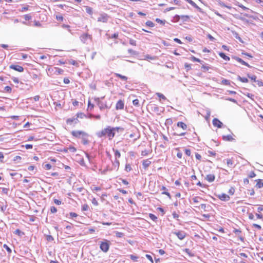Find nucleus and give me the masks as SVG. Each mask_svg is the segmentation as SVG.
I'll list each match as a JSON object with an SVG mask.
<instances>
[{
    "label": "nucleus",
    "mask_w": 263,
    "mask_h": 263,
    "mask_svg": "<svg viewBox=\"0 0 263 263\" xmlns=\"http://www.w3.org/2000/svg\"><path fill=\"white\" fill-rule=\"evenodd\" d=\"M96 135L99 138L107 136L109 140H111L115 137V133L112 131L111 126H107L101 131L98 132Z\"/></svg>",
    "instance_id": "obj_1"
},
{
    "label": "nucleus",
    "mask_w": 263,
    "mask_h": 263,
    "mask_svg": "<svg viewBox=\"0 0 263 263\" xmlns=\"http://www.w3.org/2000/svg\"><path fill=\"white\" fill-rule=\"evenodd\" d=\"M104 98V97H102L101 98H96L95 101L97 103L100 110H103L106 108H110V106H108L106 102L102 101L101 99Z\"/></svg>",
    "instance_id": "obj_2"
},
{
    "label": "nucleus",
    "mask_w": 263,
    "mask_h": 263,
    "mask_svg": "<svg viewBox=\"0 0 263 263\" xmlns=\"http://www.w3.org/2000/svg\"><path fill=\"white\" fill-rule=\"evenodd\" d=\"M248 78L250 79V81L254 86H256V85L259 87L263 86V82L261 80H257L256 76L254 75L250 76L248 74Z\"/></svg>",
    "instance_id": "obj_3"
},
{
    "label": "nucleus",
    "mask_w": 263,
    "mask_h": 263,
    "mask_svg": "<svg viewBox=\"0 0 263 263\" xmlns=\"http://www.w3.org/2000/svg\"><path fill=\"white\" fill-rule=\"evenodd\" d=\"M109 242L107 240H105L104 241L101 242L100 245V249L104 252H107L109 248Z\"/></svg>",
    "instance_id": "obj_4"
},
{
    "label": "nucleus",
    "mask_w": 263,
    "mask_h": 263,
    "mask_svg": "<svg viewBox=\"0 0 263 263\" xmlns=\"http://www.w3.org/2000/svg\"><path fill=\"white\" fill-rule=\"evenodd\" d=\"M71 134L73 136L75 137L76 138H82V136H88L87 133L83 132V131H80V130H73L71 132Z\"/></svg>",
    "instance_id": "obj_5"
},
{
    "label": "nucleus",
    "mask_w": 263,
    "mask_h": 263,
    "mask_svg": "<svg viewBox=\"0 0 263 263\" xmlns=\"http://www.w3.org/2000/svg\"><path fill=\"white\" fill-rule=\"evenodd\" d=\"M173 234L176 235L180 240L183 239L186 235V233L183 231L174 232H173Z\"/></svg>",
    "instance_id": "obj_6"
},
{
    "label": "nucleus",
    "mask_w": 263,
    "mask_h": 263,
    "mask_svg": "<svg viewBox=\"0 0 263 263\" xmlns=\"http://www.w3.org/2000/svg\"><path fill=\"white\" fill-rule=\"evenodd\" d=\"M91 39V36L88 33H84L80 36V40L83 43H86L87 40Z\"/></svg>",
    "instance_id": "obj_7"
},
{
    "label": "nucleus",
    "mask_w": 263,
    "mask_h": 263,
    "mask_svg": "<svg viewBox=\"0 0 263 263\" xmlns=\"http://www.w3.org/2000/svg\"><path fill=\"white\" fill-rule=\"evenodd\" d=\"M10 69H14L18 72H23L24 71V68L20 65H11L9 66Z\"/></svg>",
    "instance_id": "obj_8"
},
{
    "label": "nucleus",
    "mask_w": 263,
    "mask_h": 263,
    "mask_svg": "<svg viewBox=\"0 0 263 263\" xmlns=\"http://www.w3.org/2000/svg\"><path fill=\"white\" fill-rule=\"evenodd\" d=\"M108 16L106 14H101L98 18V22H102L103 23H106L108 21Z\"/></svg>",
    "instance_id": "obj_9"
},
{
    "label": "nucleus",
    "mask_w": 263,
    "mask_h": 263,
    "mask_svg": "<svg viewBox=\"0 0 263 263\" xmlns=\"http://www.w3.org/2000/svg\"><path fill=\"white\" fill-rule=\"evenodd\" d=\"M213 124L218 128H221L223 125L222 123L217 118H214L213 120Z\"/></svg>",
    "instance_id": "obj_10"
},
{
    "label": "nucleus",
    "mask_w": 263,
    "mask_h": 263,
    "mask_svg": "<svg viewBox=\"0 0 263 263\" xmlns=\"http://www.w3.org/2000/svg\"><path fill=\"white\" fill-rule=\"evenodd\" d=\"M79 122V120L77 117H73L71 118H69L66 120V123L68 124L71 125L72 124H76Z\"/></svg>",
    "instance_id": "obj_11"
},
{
    "label": "nucleus",
    "mask_w": 263,
    "mask_h": 263,
    "mask_svg": "<svg viewBox=\"0 0 263 263\" xmlns=\"http://www.w3.org/2000/svg\"><path fill=\"white\" fill-rule=\"evenodd\" d=\"M124 106V103L123 101L120 100H119L116 105V109L117 110L123 109Z\"/></svg>",
    "instance_id": "obj_12"
},
{
    "label": "nucleus",
    "mask_w": 263,
    "mask_h": 263,
    "mask_svg": "<svg viewBox=\"0 0 263 263\" xmlns=\"http://www.w3.org/2000/svg\"><path fill=\"white\" fill-rule=\"evenodd\" d=\"M217 197L222 201H228L230 199L229 196L226 194H219Z\"/></svg>",
    "instance_id": "obj_13"
},
{
    "label": "nucleus",
    "mask_w": 263,
    "mask_h": 263,
    "mask_svg": "<svg viewBox=\"0 0 263 263\" xmlns=\"http://www.w3.org/2000/svg\"><path fill=\"white\" fill-rule=\"evenodd\" d=\"M151 164V161L148 159L144 160L142 162V166L144 169H146Z\"/></svg>",
    "instance_id": "obj_14"
},
{
    "label": "nucleus",
    "mask_w": 263,
    "mask_h": 263,
    "mask_svg": "<svg viewBox=\"0 0 263 263\" xmlns=\"http://www.w3.org/2000/svg\"><path fill=\"white\" fill-rule=\"evenodd\" d=\"M215 178V175L213 174H209L207 175L205 179L208 180L209 182H212L214 181Z\"/></svg>",
    "instance_id": "obj_15"
},
{
    "label": "nucleus",
    "mask_w": 263,
    "mask_h": 263,
    "mask_svg": "<svg viewBox=\"0 0 263 263\" xmlns=\"http://www.w3.org/2000/svg\"><path fill=\"white\" fill-rule=\"evenodd\" d=\"M152 109L153 111L159 115L160 114L161 112H162V110H161V108L157 105H154L153 106Z\"/></svg>",
    "instance_id": "obj_16"
},
{
    "label": "nucleus",
    "mask_w": 263,
    "mask_h": 263,
    "mask_svg": "<svg viewBox=\"0 0 263 263\" xmlns=\"http://www.w3.org/2000/svg\"><path fill=\"white\" fill-rule=\"evenodd\" d=\"M177 125L178 127H180L184 130L186 129L187 127V125L183 122H178L177 124Z\"/></svg>",
    "instance_id": "obj_17"
},
{
    "label": "nucleus",
    "mask_w": 263,
    "mask_h": 263,
    "mask_svg": "<svg viewBox=\"0 0 263 263\" xmlns=\"http://www.w3.org/2000/svg\"><path fill=\"white\" fill-rule=\"evenodd\" d=\"M222 139L224 141H231L233 140H234V139L232 137V136L231 135H227V136H223Z\"/></svg>",
    "instance_id": "obj_18"
},
{
    "label": "nucleus",
    "mask_w": 263,
    "mask_h": 263,
    "mask_svg": "<svg viewBox=\"0 0 263 263\" xmlns=\"http://www.w3.org/2000/svg\"><path fill=\"white\" fill-rule=\"evenodd\" d=\"M257 183L255 185V186L258 189L261 188L263 187V182L260 179H258L256 180Z\"/></svg>",
    "instance_id": "obj_19"
},
{
    "label": "nucleus",
    "mask_w": 263,
    "mask_h": 263,
    "mask_svg": "<svg viewBox=\"0 0 263 263\" xmlns=\"http://www.w3.org/2000/svg\"><path fill=\"white\" fill-rule=\"evenodd\" d=\"M186 2H187L188 3L191 4L193 7L198 9H200V8L192 0H185Z\"/></svg>",
    "instance_id": "obj_20"
},
{
    "label": "nucleus",
    "mask_w": 263,
    "mask_h": 263,
    "mask_svg": "<svg viewBox=\"0 0 263 263\" xmlns=\"http://www.w3.org/2000/svg\"><path fill=\"white\" fill-rule=\"evenodd\" d=\"M106 35L107 36L108 39H117L118 37L119 34L118 33H115L114 34L110 35L108 33H106Z\"/></svg>",
    "instance_id": "obj_21"
},
{
    "label": "nucleus",
    "mask_w": 263,
    "mask_h": 263,
    "mask_svg": "<svg viewBox=\"0 0 263 263\" xmlns=\"http://www.w3.org/2000/svg\"><path fill=\"white\" fill-rule=\"evenodd\" d=\"M219 56L222 58L223 59H224V60H226V61H229L230 60V58L229 57H228L227 55H226L223 52H220L219 53Z\"/></svg>",
    "instance_id": "obj_22"
},
{
    "label": "nucleus",
    "mask_w": 263,
    "mask_h": 263,
    "mask_svg": "<svg viewBox=\"0 0 263 263\" xmlns=\"http://www.w3.org/2000/svg\"><path fill=\"white\" fill-rule=\"evenodd\" d=\"M111 130L113 132V133H116V132H119L120 130L123 131L124 129L120 127H111Z\"/></svg>",
    "instance_id": "obj_23"
},
{
    "label": "nucleus",
    "mask_w": 263,
    "mask_h": 263,
    "mask_svg": "<svg viewBox=\"0 0 263 263\" xmlns=\"http://www.w3.org/2000/svg\"><path fill=\"white\" fill-rule=\"evenodd\" d=\"M113 151L115 152V156L116 159H117L118 158H119L121 157L120 153L118 150L115 149L114 148H113Z\"/></svg>",
    "instance_id": "obj_24"
},
{
    "label": "nucleus",
    "mask_w": 263,
    "mask_h": 263,
    "mask_svg": "<svg viewBox=\"0 0 263 263\" xmlns=\"http://www.w3.org/2000/svg\"><path fill=\"white\" fill-rule=\"evenodd\" d=\"M115 75L117 77L120 78L121 80L123 81H126L127 80V77L124 76H122L119 73H115Z\"/></svg>",
    "instance_id": "obj_25"
},
{
    "label": "nucleus",
    "mask_w": 263,
    "mask_h": 263,
    "mask_svg": "<svg viewBox=\"0 0 263 263\" xmlns=\"http://www.w3.org/2000/svg\"><path fill=\"white\" fill-rule=\"evenodd\" d=\"M192 200H193V201L194 203H197L199 202L201 200H202V198L200 197L196 196V197L193 198Z\"/></svg>",
    "instance_id": "obj_26"
},
{
    "label": "nucleus",
    "mask_w": 263,
    "mask_h": 263,
    "mask_svg": "<svg viewBox=\"0 0 263 263\" xmlns=\"http://www.w3.org/2000/svg\"><path fill=\"white\" fill-rule=\"evenodd\" d=\"M156 59V57H152L149 54H146L144 56V60H154Z\"/></svg>",
    "instance_id": "obj_27"
},
{
    "label": "nucleus",
    "mask_w": 263,
    "mask_h": 263,
    "mask_svg": "<svg viewBox=\"0 0 263 263\" xmlns=\"http://www.w3.org/2000/svg\"><path fill=\"white\" fill-rule=\"evenodd\" d=\"M235 59L237 62H239L240 63L242 64V65H247V63L246 62H245L243 60H242L241 59L238 58V57H236V58H235Z\"/></svg>",
    "instance_id": "obj_28"
},
{
    "label": "nucleus",
    "mask_w": 263,
    "mask_h": 263,
    "mask_svg": "<svg viewBox=\"0 0 263 263\" xmlns=\"http://www.w3.org/2000/svg\"><path fill=\"white\" fill-rule=\"evenodd\" d=\"M113 165H114L115 168H117V169L118 170L120 166L119 161L117 159H116Z\"/></svg>",
    "instance_id": "obj_29"
},
{
    "label": "nucleus",
    "mask_w": 263,
    "mask_h": 263,
    "mask_svg": "<svg viewBox=\"0 0 263 263\" xmlns=\"http://www.w3.org/2000/svg\"><path fill=\"white\" fill-rule=\"evenodd\" d=\"M88 136H82V143L84 144V145H86L87 144H88V139H87V137Z\"/></svg>",
    "instance_id": "obj_30"
},
{
    "label": "nucleus",
    "mask_w": 263,
    "mask_h": 263,
    "mask_svg": "<svg viewBox=\"0 0 263 263\" xmlns=\"http://www.w3.org/2000/svg\"><path fill=\"white\" fill-rule=\"evenodd\" d=\"M227 161V165L229 167H232V166H233V161L231 159H227L226 160Z\"/></svg>",
    "instance_id": "obj_31"
},
{
    "label": "nucleus",
    "mask_w": 263,
    "mask_h": 263,
    "mask_svg": "<svg viewBox=\"0 0 263 263\" xmlns=\"http://www.w3.org/2000/svg\"><path fill=\"white\" fill-rule=\"evenodd\" d=\"M69 63L70 64L72 65H75V66H77V67H78V66H79V64H78V63L77 61H74V60H70L69 61Z\"/></svg>",
    "instance_id": "obj_32"
},
{
    "label": "nucleus",
    "mask_w": 263,
    "mask_h": 263,
    "mask_svg": "<svg viewBox=\"0 0 263 263\" xmlns=\"http://www.w3.org/2000/svg\"><path fill=\"white\" fill-rule=\"evenodd\" d=\"M145 24L146 25V26H148V27H154L155 26V24L154 23H153L152 21H147Z\"/></svg>",
    "instance_id": "obj_33"
},
{
    "label": "nucleus",
    "mask_w": 263,
    "mask_h": 263,
    "mask_svg": "<svg viewBox=\"0 0 263 263\" xmlns=\"http://www.w3.org/2000/svg\"><path fill=\"white\" fill-rule=\"evenodd\" d=\"M156 21L162 25H164L165 24L166 21L165 20H161L160 18H157L156 19Z\"/></svg>",
    "instance_id": "obj_34"
},
{
    "label": "nucleus",
    "mask_w": 263,
    "mask_h": 263,
    "mask_svg": "<svg viewBox=\"0 0 263 263\" xmlns=\"http://www.w3.org/2000/svg\"><path fill=\"white\" fill-rule=\"evenodd\" d=\"M149 217L153 221H156L157 219V216L152 213L149 214Z\"/></svg>",
    "instance_id": "obj_35"
},
{
    "label": "nucleus",
    "mask_w": 263,
    "mask_h": 263,
    "mask_svg": "<svg viewBox=\"0 0 263 263\" xmlns=\"http://www.w3.org/2000/svg\"><path fill=\"white\" fill-rule=\"evenodd\" d=\"M14 233L20 236H21L22 235L24 234V233L21 232L19 229H16V230H15Z\"/></svg>",
    "instance_id": "obj_36"
},
{
    "label": "nucleus",
    "mask_w": 263,
    "mask_h": 263,
    "mask_svg": "<svg viewBox=\"0 0 263 263\" xmlns=\"http://www.w3.org/2000/svg\"><path fill=\"white\" fill-rule=\"evenodd\" d=\"M125 170L127 172H130L132 170L131 165L129 164H126Z\"/></svg>",
    "instance_id": "obj_37"
},
{
    "label": "nucleus",
    "mask_w": 263,
    "mask_h": 263,
    "mask_svg": "<svg viewBox=\"0 0 263 263\" xmlns=\"http://www.w3.org/2000/svg\"><path fill=\"white\" fill-rule=\"evenodd\" d=\"M86 117L85 115L82 112H78L77 114V118H79L81 119H83L84 117Z\"/></svg>",
    "instance_id": "obj_38"
},
{
    "label": "nucleus",
    "mask_w": 263,
    "mask_h": 263,
    "mask_svg": "<svg viewBox=\"0 0 263 263\" xmlns=\"http://www.w3.org/2000/svg\"><path fill=\"white\" fill-rule=\"evenodd\" d=\"M3 247L7 251V252L9 254L11 253V252H12L11 249L6 244H4L3 246Z\"/></svg>",
    "instance_id": "obj_39"
},
{
    "label": "nucleus",
    "mask_w": 263,
    "mask_h": 263,
    "mask_svg": "<svg viewBox=\"0 0 263 263\" xmlns=\"http://www.w3.org/2000/svg\"><path fill=\"white\" fill-rule=\"evenodd\" d=\"M4 90L6 92L10 93L11 92L12 89L10 86H7L4 88Z\"/></svg>",
    "instance_id": "obj_40"
},
{
    "label": "nucleus",
    "mask_w": 263,
    "mask_h": 263,
    "mask_svg": "<svg viewBox=\"0 0 263 263\" xmlns=\"http://www.w3.org/2000/svg\"><path fill=\"white\" fill-rule=\"evenodd\" d=\"M89 209V206L87 204H84L82 205V210L83 211H87Z\"/></svg>",
    "instance_id": "obj_41"
},
{
    "label": "nucleus",
    "mask_w": 263,
    "mask_h": 263,
    "mask_svg": "<svg viewBox=\"0 0 263 263\" xmlns=\"http://www.w3.org/2000/svg\"><path fill=\"white\" fill-rule=\"evenodd\" d=\"M133 103L136 106H139V101L137 99L134 100Z\"/></svg>",
    "instance_id": "obj_42"
},
{
    "label": "nucleus",
    "mask_w": 263,
    "mask_h": 263,
    "mask_svg": "<svg viewBox=\"0 0 263 263\" xmlns=\"http://www.w3.org/2000/svg\"><path fill=\"white\" fill-rule=\"evenodd\" d=\"M86 11L87 13L91 14L92 13V8L89 7H87L86 8Z\"/></svg>",
    "instance_id": "obj_43"
},
{
    "label": "nucleus",
    "mask_w": 263,
    "mask_h": 263,
    "mask_svg": "<svg viewBox=\"0 0 263 263\" xmlns=\"http://www.w3.org/2000/svg\"><path fill=\"white\" fill-rule=\"evenodd\" d=\"M156 95H157V96L158 97H159L160 98H161V99H163V100H165V99H166V97H165L163 94H162V93H161L157 92V93H156Z\"/></svg>",
    "instance_id": "obj_44"
},
{
    "label": "nucleus",
    "mask_w": 263,
    "mask_h": 263,
    "mask_svg": "<svg viewBox=\"0 0 263 263\" xmlns=\"http://www.w3.org/2000/svg\"><path fill=\"white\" fill-rule=\"evenodd\" d=\"M24 17L26 21H29L31 19V16L30 14H25Z\"/></svg>",
    "instance_id": "obj_45"
},
{
    "label": "nucleus",
    "mask_w": 263,
    "mask_h": 263,
    "mask_svg": "<svg viewBox=\"0 0 263 263\" xmlns=\"http://www.w3.org/2000/svg\"><path fill=\"white\" fill-rule=\"evenodd\" d=\"M50 212L52 213H55L57 212V209L55 206H51L50 208Z\"/></svg>",
    "instance_id": "obj_46"
},
{
    "label": "nucleus",
    "mask_w": 263,
    "mask_h": 263,
    "mask_svg": "<svg viewBox=\"0 0 263 263\" xmlns=\"http://www.w3.org/2000/svg\"><path fill=\"white\" fill-rule=\"evenodd\" d=\"M116 236L117 237H122L123 236H124V234L122 232H117L116 233Z\"/></svg>",
    "instance_id": "obj_47"
},
{
    "label": "nucleus",
    "mask_w": 263,
    "mask_h": 263,
    "mask_svg": "<svg viewBox=\"0 0 263 263\" xmlns=\"http://www.w3.org/2000/svg\"><path fill=\"white\" fill-rule=\"evenodd\" d=\"M44 168L47 170H49L51 169V164L48 163V164H46L45 165V166H44Z\"/></svg>",
    "instance_id": "obj_48"
},
{
    "label": "nucleus",
    "mask_w": 263,
    "mask_h": 263,
    "mask_svg": "<svg viewBox=\"0 0 263 263\" xmlns=\"http://www.w3.org/2000/svg\"><path fill=\"white\" fill-rule=\"evenodd\" d=\"M192 60L194 62H199V63H201V61L200 59H199L195 57H193V56L192 57Z\"/></svg>",
    "instance_id": "obj_49"
},
{
    "label": "nucleus",
    "mask_w": 263,
    "mask_h": 263,
    "mask_svg": "<svg viewBox=\"0 0 263 263\" xmlns=\"http://www.w3.org/2000/svg\"><path fill=\"white\" fill-rule=\"evenodd\" d=\"M184 67H185V69H186V71H189V70H190L191 69V65L186 63H185Z\"/></svg>",
    "instance_id": "obj_50"
},
{
    "label": "nucleus",
    "mask_w": 263,
    "mask_h": 263,
    "mask_svg": "<svg viewBox=\"0 0 263 263\" xmlns=\"http://www.w3.org/2000/svg\"><path fill=\"white\" fill-rule=\"evenodd\" d=\"M129 44L133 46H136V41L133 39H130Z\"/></svg>",
    "instance_id": "obj_51"
},
{
    "label": "nucleus",
    "mask_w": 263,
    "mask_h": 263,
    "mask_svg": "<svg viewBox=\"0 0 263 263\" xmlns=\"http://www.w3.org/2000/svg\"><path fill=\"white\" fill-rule=\"evenodd\" d=\"M238 79L242 82H247V78H241L240 76H238Z\"/></svg>",
    "instance_id": "obj_52"
},
{
    "label": "nucleus",
    "mask_w": 263,
    "mask_h": 263,
    "mask_svg": "<svg viewBox=\"0 0 263 263\" xmlns=\"http://www.w3.org/2000/svg\"><path fill=\"white\" fill-rule=\"evenodd\" d=\"M130 258L134 261H137L138 257L135 256L134 255H130Z\"/></svg>",
    "instance_id": "obj_53"
},
{
    "label": "nucleus",
    "mask_w": 263,
    "mask_h": 263,
    "mask_svg": "<svg viewBox=\"0 0 263 263\" xmlns=\"http://www.w3.org/2000/svg\"><path fill=\"white\" fill-rule=\"evenodd\" d=\"M62 27L63 28L68 29L69 32H71V30L70 29V26L68 25L63 24L62 25Z\"/></svg>",
    "instance_id": "obj_54"
},
{
    "label": "nucleus",
    "mask_w": 263,
    "mask_h": 263,
    "mask_svg": "<svg viewBox=\"0 0 263 263\" xmlns=\"http://www.w3.org/2000/svg\"><path fill=\"white\" fill-rule=\"evenodd\" d=\"M145 256L148 260H149L152 263H153V258L150 255L146 254Z\"/></svg>",
    "instance_id": "obj_55"
},
{
    "label": "nucleus",
    "mask_w": 263,
    "mask_h": 263,
    "mask_svg": "<svg viewBox=\"0 0 263 263\" xmlns=\"http://www.w3.org/2000/svg\"><path fill=\"white\" fill-rule=\"evenodd\" d=\"M56 19L58 21H62L63 20V17L62 15H56Z\"/></svg>",
    "instance_id": "obj_56"
},
{
    "label": "nucleus",
    "mask_w": 263,
    "mask_h": 263,
    "mask_svg": "<svg viewBox=\"0 0 263 263\" xmlns=\"http://www.w3.org/2000/svg\"><path fill=\"white\" fill-rule=\"evenodd\" d=\"M222 83L225 85H229L230 83L229 80L224 79L222 81Z\"/></svg>",
    "instance_id": "obj_57"
},
{
    "label": "nucleus",
    "mask_w": 263,
    "mask_h": 263,
    "mask_svg": "<svg viewBox=\"0 0 263 263\" xmlns=\"http://www.w3.org/2000/svg\"><path fill=\"white\" fill-rule=\"evenodd\" d=\"M208 38L210 39V41H211L214 42V41H215V39L214 37H213V36H212L210 34H208Z\"/></svg>",
    "instance_id": "obj_58"
},
{
    "label": "nucleus",
    "mask_w": 263,
    "mask_h": 263,
    "mask_svg": "<svg viewBox=\"0 0 263 263\" xmlns=\"http://www.w3.org/2000/svg\"><path fill=\"white\" fill-rule=\"evenodd\" d=\"M12 80L16 84H18L19 83V80L17 78L13 77L12 78Z\"/></svg>",
    "instance_id": "obj_59"
},
{
    "label": "nucleus",
    "mask_w": 263,
    "mask_h": 263,
    "mask_svg": "<svg viewBox=\"0 0 263 263\" xmlns=\"http://www.w3.org/2000/svg\"><path fill=\"white\" fill-rule=\"evenodd\" d=\"M185 154L187 156H190L191 155V154L190 149H185Z\"/></svg>",
    "instance_id": "obj_60"
},
{
    "label": "nucleus",
    "mask_w": 263,
    "mask_h": 263,
    "mask_svg": "<svg viewBox=\"0 0 263 263\" xmlns=\"http://www.w3.org/2000/svg\"><path fill=\"white\" fill-rule=\"evenodd\" d=\"M69 214H70V217L72 218H76L78 216L77 214H76L75 213L71 212V213H70Z\"/></svg>",
    "instance_id": "obj_61"
},
{
    "label": "nucleus",
    "mask_w": 263,
    "mask_h": 263,
    "mask_svg": "<svg viewBox=\"0 0 263 263\" xmlns=\"http://www.w3.org/2000/svg\"><path fill=\"white\" fill-rule=\"evenodd\" d=\"M195 157L197 159L200 160L201 159V156L198 153H196L195 154Z\"/></svg>",
    "instance_id": "obj_62"
},
{
    "label": "nucleus",
    "mask_w": 263,
    "mask_h": 263,
    "mask_svg": "<svg viewBox=\"0 0 263 263\" xmlns=\"http://www.w3.org/2000/svg\"><path fill=\"white\" fill-rule=\"evenodd\" d=\"M128 52L131 54H136V52L132 49H129L128 50Z\"/></svg>",
    "instance_id": "obj_63"
},
{
    "label": "nucleus",
    "mask_w": 263,
    "mask_h": 263,
    "mask_svg": "<svg viewBox=\"0 0 263 263\" xmlns=\"http://www.w3.org/2000/svg\"><path fill=\"white\" fill-rule=\"evenodd\" d=\"M258 4H259L261 6H263V1L261 0H253Z\"/></svg>",
    "instance_id": "obj_64"
}]
</instances>
